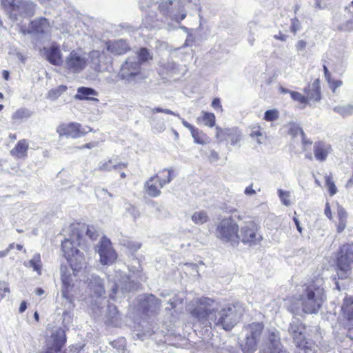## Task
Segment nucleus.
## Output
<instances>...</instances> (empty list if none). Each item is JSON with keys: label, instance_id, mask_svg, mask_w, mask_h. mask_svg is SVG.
Segmentation results:
<instances>
[{"label": "nucleus", "instance_id": "nucleus-1", "mask_svg": "<svg viewBox=\"0 0 353 353\" xmlns=\"http://www.w3.org/2000/svg\"><path fill=\"white\" fill-rule=\"evenodd\" d=\"M191 315L205 327H219L230 330L242 315V308L239 303L228 304L219 310L217 303L208 297L199 301V305L191 312Z\"/></svg>", "mask_w": 353, "mask_h": 353}, {"label": "nucleus", "instance_id": "nucleus-2", "mask_svg": "<svg viewBox=\"0 0 353 353\" xmlns=\"http://www.w3.org/2000/svg\"><path fill=\"white\" fill-rule=\"evenodd\" d=\"M299 299L305 313L315 314L325 300V292L323 288L316 283L304 285L302 286Z\"/></svg>", "mask_w": 353, "mask_h": 353}, {"label": "nucleus", "instance_id": "nucleus-3", "mask_svg": "<svg viewBox=\"0 0 353 353\" xmlns=\"http://www.w3.org/2000/svg\"><path fill=\"white\" fill-rule=\"evenodd\" d=\"M295 344L296 353H316L317 346L306 337V327L298 319L290 323L288 328Z\"/></svg>", "mask_w": 353, "mask_h": 353}, {"label": "nucleus", "instance_id": "nucleus-4", "mask_svg": "<svg viewBox=\"0 0 353 353\" xmlns=\"http://www.w3.org/2000/svg\"><path fill=\"white\" fill-rule=\"evenodd\" d=\"M1 5L14 21H18L19 17H32L37 8L30 0H1Z\"/></svg>", "mask_w": 353, "mask_h": 353}, {"label": "nucleus", "instance_id": "nucleus-5", "mask_svg": "<svg viewBox=\"0 0 353 353\" xmlns=\"http://www.w3.org/2000/svg\"><path fill=\"white\" fill-rule=\"evenodd\" d=\"M336 271L341 279L348 278L353 269V243H346L341 247L336 261Z\"/></svg>", "mask_w": 353, "mask_h": 353}, {"label": "nucleus", "instance_id": "nucleus-6", "mask_svg": "<svg viewBox=\"0 0 353 353\" xmlns=\"http://www.w3.org/2000/svg\"><path fill=\"white\" fill-rule=\"evenodd\" d=\"M239 226L232 218H225L217 225L216 237L223 242H230L232 245L239 242Z\"/></svg>", "mask_w": 353, "mask_h": 353}, {"label": "nucleus", "instance_id": "nucleus-7", "mask_svg": "<svg viewBox=\"0 0 353 353\" xmlns=\"http://www.w3.org/2000/svg\"><path fill=\"white\" fill-rule=\"evenodd\" d=\"M259 225L253 221L245 222L239 234V240L244 243L259 244L263 239L258 233Z\"/></svg>", "mask_w": 353, "mask_h": 353}, {"label": "nucleus", "instance_id": "nucleus-8", "mask_svg": "<svg viewBox=\"0 0 353 353\" xmlns=\"http://www.w3.org/2000/svg\"><path fill=\"white\" fill-rule=\"evenodd\" d=\"M87 63L84 54L72 50L65 60V68L72 73H79L85 68Z\"/></svg>", "mask_w": 353, "mask_h": 353}, {"label": "nucleus", "instance_id": "nucleus-9", "mask_svg": "<svg viewBox=\"0 0 353 353\" xmlns=\"http://www.w3.org/2000/svg\"><path fill=\"white\" fill-rule=\"evenodd\" d=\"M100 256V262L103 265H110L117 259V254L112 247V243L106 237H103L99 245L96 247Z\"/></svg>", "mask_w": 353, "mask_h": 353}, {"label": "nucleus", "instance_id": "nucleus-10", "mask_svg": "<svg viewBox=\"0 0 353 353\" xmlns=\"http://www.w3.org/2000/svg\"><path fill=\"white\" fill-rule=\"evenodd\" d=\"M176 5L172 0H164L161 2L159 8L162 14L179 23L185 18L186 13L181 6L176 9Z\"/></svg>", "mask_w": 353, "mask_h": 353}, {"label": "nucleus", "instance_id": "nucleus-11", "mask_svg": "<svg viewBox=\"0 0 353 353\" xmlns=\"http://www.w3.org/2000/svg\"><path fill=\"white\" fill-rule=\"evenodd\" d=\"M141 72V65L136 57H128L121 65L120 77L128 81H132Z\"/></svg>", "mask_w": 353, "mask_h": 353}, {"label": "nucleus", "instance_id": "nucleus-12", "mask_svg": "<svg viewBox=\"0 0 353 353\" xmlns=\"http://www.w3.org/2000/svg\"><path fill=\"white\" fill-rule=\"evenodd\" d=\"M90 131V127L83 128L81 124L77 123L62 124L57 129V132L59 136L70 137L74 139L81 137Z\"/></svg>", "mask_w": 353, "mask_h": 353}, {"label": "nucleus", "instance_id": "nucleus-13", "mask_svg": "<svg viewBox=\"0 0 353 353\" xmlns=\"http://www.w3.org/2000/svg\"><path fill=\"white\" fill-rule=\"evenodd\" d=\"M263 352L289 353L281 344L279 332L276 329L268 331L267 342L265 347L263 348Z\"/></svg>", "mask_w": 353, "mask_h": 353}, {"label": "nucleus", "instance_id": "nucleus-14", "mask_svg": "<svg viewBox=\"0 0 353 353\" xmlns=\"http://www.w3.org/2000/svg\"><path fill=\"white\" fill-rule=\"evenodd\" d=\"M90 66L97 72H102L111 62V58L105 52L92 50L89 53Z\"/></svg>", "mask_w": 353, "mask_h": 353}, {"label": "nucleus", "instance_id": "nucleus-15", "mask_svg": "<svg viewBox=\"0 0 353 353\" xmlns=\"http://www.w3.org/2000/svg\"><path fill=\"white\" fill-rule=\"evenodd\" d=\"M215 137L221 142L229 139L232 145H236L241 139V132L236 128H224L216 126Z\"/></svg>", "mask_w": 353, "mask_h": 353}, {"label": "nucleus", "instance_id": "nucleus-16", "mask_svg": "<svg viewBox=\"0 0 353 353\" xmlns=\"http://www.w3.org/2000/svg\"><path fill=\"white\" fill-rule=\"evenodd\" d=\"M179 65L171 58L163 59L158 63V72L165 78L179 74Z\"/></svg>", "mask_w": 353, "mask_h": 353}, {"label": "nucleus", "instance_id": "nucleus-17", "mask_svg": "<svg viewBox=\"0 0 353 353\" xmlns=\"http://www.w3.org/2000/svg\"><path fill=\"white\" fill-rule=\"evenodd\" d=\"M50 24L46 18H39L30 22V28L28 29L24 28L21 26L19 32L23 34H41L49 28Z\"/></svg>", "mask_w": 353, "mask_h": 353}, {"label": "nucleus", "instance_id": "nucleus-18", "mask_svg": "<svg viewBox=\"0 0 353 353\" xmlns=\"http://www.w3.org/2000/svg\"><path fill=\"white\" fill-rule=\"evenodd\" d=\"M151 112L152 113L151 117V125L152 127L159 132H161L165 130V125L163 118H159L154 115L155 113L162 112L167 114H171L176 116L180 118L179 114L174 112L169 109H164L161 108H154L152 109Z\"/></svg>", "mask_w": 353, "mask_h": 353}, {"label": "nucleus", "instance_id": "nucleus-19", "mask_svg": "<svg viewBox=\"0 0 353 353\" xmlns=\"http://www.w3.org/2000/svg\"><path fill=\"white\" fill-rule=\"evenodd\" d=\"M332 152V145L325 141H319L314 143V155L315 159L320 162L326 161L328 155L330 154Z\"/></svg>", "mask_w": 353, "mask_h": 353}, {"label": "nucleus", "instance_id": "nucleus-20", "mask_svg": "<svg viewBox=\"0 0 353 353\" xmlns=\"http://www.w3.org/2000/svg\"><path fill=\"white\" fill-rule=\"evenodd\" d=\"M51 339H52V344L50 350L56 352H59L66 342L65 330L61 328L56 330L52 332Z\"/></svg>", "mask_w": 353, "mask_h": 353}, {"label": "nucleus", "instance_id": "nucleus-21", "mask_svg": "<svg viewBox=\"0 0 353 353\" xmlns=\"http://www.w3.org/2000/svg\"><path fill=\"white\" fill-rule=\"evenodd\" d=\"M106 46L107 50L116 55L123 54L130 50L128 44L123 39L109 41Z\"/></svg>", "mask_w": 353, "mask_h": 353}, {"label": "nucleus", "instance_id": "nucleus-22", "mask_svg": "<svg viewBox=\"0 0 353 353\" xmlns=\"http://www.w3.org/2000/svg\"><path fill=\"white\" fill-rule=\"evenodd\" d=\"M306 93V97L308 98V102L310 101L318 102L321 100V88L320 81L319 79H315L311 85L304 89Z\"/></svg>", "mask_w": 353, "mask_h": 353}, {"label": "nucleus", "instance_id": "nucleus-23", "mask_svg": "<svg viewBox=\"0 0 353 353\" xmlns=\"http://www.w3.org/2000/svg\"><path fill=\"white\" fill-rule=\"evenodd\" d=\"M61 280H62V288H61V294L62 296L68 300L70 303L72 301L70 291L73 288L72 278L70 274H67L66 272H63L61 270Z\"/></svg>", "mask_w": 353, "mask_h": 353}, {"label": "nucleus", "instance_id": "nucleus-24", "mask_svg": "<svg viewBox=\"0 0 353 353\" xmlns=\"http://www.w3.org/2000/svg\"><path fill=\"white\" fill-rule=\"evenodd\" d=\"M29 143L26 139H21L10 150V154L17 159H25L28 156Z\"/></svg>", "mask_w": 353, "mask_h": 353}, {"label": "nucleus", "instance_id": "nucleus-25", "mask_svg": "<svg viewBox=\"0 0 353 353\" xmlns=\"http://www.w3.org/2000/svg\"><path fill=\"white\" fill-rule=\"evenodd\" d=\"M88 287L96 296L101 297L105 294V288L103 281L98 276L92 275L90 279Z\"/></svg>", "mask_w": 353, "mask_h": 353}, {"label": "nucleus", "instance_id": "nucleus-26", "mask_svg": "<svg viewBox=\"0 0 353 353\" xmlns=\"http://www.w3.org/2000/svg\"><path fill=\"white\" fill-rule=\"evenodd\" d=\"M46 59L54 65H59L62 63L61 52L57 46H52L46 50Z\"/></svg>", "mask_w": 353, "mask_h": 353}, {"label": "nucleus", "instance_id": "nucleus-27", "mask_svg": "<svg viewBox=\"0 0 353 353\" xmlns=\"http://www.w3.org/2000/svg\"><path fill=\"white\" fill-rule=\"evenodd\" d=\"M161 303V300L153 294H150L145 299L142 306L145 312L154 313L159 310Z\"/></svg>", "mask_w": 353, "mask_h": 353}, {"label": "nucleus", "instance_id": "nucleus-28", "mask_svg": "<svg viewBox=\"0 0 353 353\" xmlns=\"http://www.w3.org/2000/svg\"><path fill=\"white\" fill-rule=\"evenodd\" d=\"M68 259L70 260V266L74 271L79 272L85 267V259L79 250H75L74 255L70 256Z\"/></svg>", "mask_w": 353, "mask_h": 353}, {"label": "nucleus", "instance_id": "nucleus-29", "mask_svg": "<svg viewBox=\"0 0 353 353\" xmlns=\"http://www.w3.org/2000/svg\"><path fill=\"white\" fill-rule=\"evenodd\" d=\"M157 178L158 174H155L151 176L144 183V189L146 193L151 197H157L161 193L160 187L158 188L156 185Z\"/></svg>", "mask_w": 353, "mask_h": 353}, {"label": "nucleus", "instance_id": "nucleus-30", "mask_svg": "<svg viewBox=\"0 0 353 353\" xmlns=\"http://www.w3.org/2000/svg\"><path fill=\"white\" fill-rule=\"evenodd\" d=\"M128 163H114L112 159L101 161L98 164V170L100 171L110 172L112 169L118 170L125 168Z\"/></svg>", "mask_w": 353, "mask_h": 353}, {"label": "nucleus", "instance_id": "nucleus-31", "mask_svg": "<svg viewBox=\"0 0 353 353\" xmlns=\"http://www.w3.org/2000/svg\"><path fill=\"white\" fill-rule=\"evenodd\" d=\"M134 284L130 281V279L124 276L119 283H115L112 287V294H116L119 289H121L123 293L129 292L134 288Z\"/></svg>", "mask_w": 353, "mask_h": 353}, {"label": "nucleus", "instance_id": "nucleus-32", "mask_svg": "<svg viewBox=\"0 0 353 353\" xmlns=\"http://www.w3.org/2000/svg\"><path fill=\"white\" fill-rule=\"evenodd\" d=\"M342 310L345 317L348 321V324L353 323V299L352 298H346L344 299Z\"/></svg>", "mask_w": 353, "mask_h": 353}, {"label": "nucleus", "instance_id": "nucleus-33", "mask_svg": "<svg viewBox=\"0 0 353 353\" xmlns=\"http://www.w3.org/2000/svg\"><path fill=\"white\" fill-rule=\"evenodd\" d=\"M264 325L262 323H253L246 327L247 334H248V336L259 340Z\"/></svg>", "mask_w": 353, "mask_h": 353}, {"label": "nucleus", "instance_id": "nucleus-34", "mask_svg": "<svg viewBox=\"0 0 353 353\" xmlns=\"http://www.w3.org/2000/svg\"><path fill=\"white\" fill-rule=\"evenodd\" d=\"M259 340L248 336L246 334V339L244 344L241 345L243 353H254L257 349V342Z\"/></svg>", "mask_w": 353, "mask_h": 353}, {"label": "nucleus", "instance_id": "nucleus-35", "mask_svg": "<svg viewBox=\"0 0 353 353\" xmlns=\"http://www.w3.org/2000/svg\"><path fill=\"white\" fill-rule=\"evenodd\" d=\"M74 244L75 242L73 237L70 239H66L62 242L61 248L64 253V256L67 259L70 257V256L74 255L75 253V250L77 249L74 248Z\"/></svg>", "mask_w": 353, "mask_h": 353}, {"label": "nucleus", "instance_id": "nucleus-36", "mask_svg": "<svg viewBox=\"0 0 353 353\" xmlns=\"http://www.w3.org/2000/svg\"><path fill=\"white\" fill-rule=\"evenodd\" d=\"M97 92L90 88L87 87H80L77 90V94L75 95L74 98L76 99L83 100V99H93L97 101V99L95 98H89L88 96L89 95H96Z\"/></svg>", "mask_w": 353, "mask_h": 353}, {"label": "nucleus", "instance_id": "nucleus-37", "mask_svg": "<svg viewBox=\"0 0 353 353\" xmlns=\"http://www.w3.org/2000/svg\"><path fill=\"white\" fill-rule=\"evenodd\" d=\"M333 110L343 117L353 114V105L351 104L339 105L333 108Z\"/></svg>", "mask_w": 353, "mask_h": 353}, {"label": "nucleus", "instance_id": "nucleus-38", "mask_svg": "<svg viewBox=\"0 0 353 353\" xmlns=\"http://www.w3.org/2000/svg\"><path fill=\"white\" fill-rule=\"evenodd\" d=\"M32 112L27 108H20L14 112L12 116L14 121H21L30 117Z\"/></svg>", "mask_w": 353, "mask_h": 353}, {"label": "nucleus", "instance_id": "nucleus-39", "mask_svg": "<svg viewBox=\"0 0 353 353\" xmlns=\"http://www.w3.org/2000/svg\"><path fill=\"white\" fill-rule=\"evenodd\" d=\"M192 137L194 139V141L198 144L204 145L208 141V138L205 134L199 129L196 128L191 132Z\"/></svg>", "mask_w": 353, "mask_h": 353}, {"label": "nucleus", "instance_id": "nucleus-40", "mask_svg": "<svg viewBox=\"0 0 353 353\" xmlns=\"http://www.w3.org/2000/svg\"><path fill=\"white\" fill-rule=\"evenodd\" d=\"M165 172H168L166 176L161 177L158 176V178L157 179L160 188H162L164 185L170 183L172 180V173L173 172V170L171 168L164 169L162 171H160L159 173H163Z\"/></svg>", "mask_w": 353, "mask_h": 353}, {"label": "nucleus", "instance_id": "nucleus-41", "mask_svg": "<svg viewBox=\"0 0 353 353\" xmlns=\"http://www.w3.org/2000/svg\"><path fill=\"white\" fill-rule=\"evenodd\" d=\"M192 220L195 224H203L208 221V216L205 211L195 212L192 216Z\"/></svg>", "mask_w": 353, "mask_h": 353}, {"label": "nucleus", "instance_id": "nucleus-42", "mask_svg": "<svg viewBox=\"0 0 353 353\" xmlns=\"http://www.w3.org/2000/svg\"><path fill=\"white\" fill-rule=\"evenodd\" d=\"M26 265L29 268H33L34 271L40 274L41 267L40 254H35L33 258L28 262V264Z\"/></svg>", "mask_w": 353, "mask_h": 353}, {"label": "nucleus", "instance_id": "nucleus-43", "mask_svg": "<svg viewBox=\"0 0 353 353\" xmlns=\"http://www.w3.org/2000/svg\"><path fill=\"white\" fill-rule=\"evenodd\" d=\"M201 119L204 125L210 128L215 125V116L213 113L202 111L201 112Z\"/></svg>", "mask_w": 353, "mask_h": 353}, {"label": "nucleus", "instance_id": "nucleus-44", "mask_svg": "<svg viewBox=\"0 0 353 353\" xmlns=\"http://www.w3.org/2000/svg\"><path fill=\"white\" fill-rule=\"evenodd\" d=\"M67 90V87L65 85H59L57 88L54 89H52L48 92V97L54 101L58 97H59L64 92H65Z\"/></svg>", "mask_w": 353, "mask_h": 353}, {"label": "nucleus", "instance_id": "nucleus-45", "mask_svg": "<svg viewBox=\"0 0 353 353\" xmlns=\"http://www.w3.org/2000/svg\"><path fill=\"white\" fill-rule=\"evenodd\" d=\"M137 54L139 59L137 61H139L140 64L152 59V55L145 48H141L137 52Z\"/></svg>", "mask_w": 353, "mask_h": 353}, {"label": "nucleus", "instance_id": "nucleus-46", "mask_svg": "<svg viewBox=\"0 0 353 353\" xmlns=\"http://www.w3.org/2000/svg\"><path fill=\"white\" fill-rule=\"evenodd\" d=\"M325 185L327 187L330 196L334 195L337 192V188L334 184L332 177L330 175L325 176Z\"/></svg>", "mask_w": 353, "mask_h": 353}, {"label": "nucleus", "instance_id": "nucleus-47", "mask_svg": "<svg viewBox=\"0 0 353 353\" xmlns=\"http://www.w3.org/2000/svg\"><path fill=\"white\" fill-rule=\"evenodd\" d=\"M290 96L294 101H298L303 104L308 103V98H307L306 96L303 95L300 92L293 91L290 92Z\"/></svg>", "mask_w": 353, "mask_h": 353}, {"label": "nucleus", "instance_id": "nucleus-48", "mask_svg": "<svg viewBox=\"0 0 353 353\" xmlns=\"http://www.w3.org/2000/svg\"><path fill=\"white\" fill-rule=\"evenodd\" d=\"M279 196L281 200V202L283 205L285 206H289L291 204V202L290 201V192L288 191H283L282 190H279Z\"/></svg>", "mask_w": 353, "mask_h": 353}, {"label": "nucleus", "instance_id": "nucleus-49", "mask_svg": "<svg viewBox=\"0 0 353 353\" xmlns=\"http://www.w3.org/2000/svg\"><path fill=\"white\" fill-rule=\"evenodd\" d=\"M289 133L293 136H296L298 134H301L303 139H304L305 133L301 128L296 123L290 124Z\"/></svg>", "mask_w": 353, "mask_h": 353}, {"label": "nucleus", "instance_id": "nucleus-50", "mask_svg": "<svg viewBox=\"0 0 353 353\" xmlns=\"http://www.w3.org/2000/svg\"><path fill=\"white\" fill-rule=\"evenodd\" d=\"M86 235L92 241H94L99 236V233L94 225L86 226Z\"/></svg>", "mask_w": 353, "mask_h": 353}, {"label": "nucleus", "instance_id": "nucleus-51", "mask_svg": "<svg viewBox=\"0 0 353 353\" xmlns=\"http://www.w3.org/2000/svg\"><path fill=\"white\" fill-rule=\"evenodd\" d=\"M279 112L276 110H269L265 112L264 119L268 121H273L278 119Z\"/></svg>", "mask_w": 353, "mask_h": 353}, {"label": "nucleus", "instance_id": "nucleus-52", "mask_svg": "<svg viewBox=\"0 0 353 353\" xmlns=\"http://www.w3.org/2000/svg\"><path fill=\"white\" fill-rule=\"evenodd\" d=\"M127 212L133 217L134 220H136L137 219H138L140 216L139 211L134 206L130 205L127 209Z\"/></svg>", "mask_w": 353, "mask_h": 353}, {"label": "nucleus", "instance_id": "nucleus-53", "mask_svg": "<svg viewBox=\"0 0 353 353\" xmlns=\"http://www.w3.org/2000/svg\"><path fill=\"white\" fill-rule=\"evenodd\" d=\"M10 292L8 283L6 282H0V297H4L6 294Z\"/></svg>", "mask_w": 353, "mask_h": 353}, {"label": "nucleus", "instance_id": "nucleus-54", "mask_svg": "<svg viewBox=\"0 0 353 353\" xmlns=\"http://www.w3.org/2000/svg\"><path fill=\"white\" fill-rule=\"evenodd\" d=\"M291 21L290 30L292 32L296 33L300 29L301 23L296 18L292 19Z\"/></svg>", "mask_w": 353, "mask_h": 353}, {"label": "nucleus", "instance_id": "nucleus-55", "mask_svg": "<svg viewBox=\"0 0 353 353\" xmlns=\"http://www.w3.org/2000/svg\"><path fill=\"white\" fill-rule=\"evenodd\" d=\"M337 215H338L339 220L347 221V213L343 208H342V207L338 208Z\"/></svg>", "mask_w": 353, "mask_h": 353}, {"label": "nucleus", "instance_id": "nucleus-56", "mask_svg": "<svg viewBox=\"0 0 353 353\" xmlns=\"http://www.w3.org/2000/svg\"><path fill=\"white\" fill-rule=\"evenodd\" d=\"M341 80H333L331 79V83H329L333 92H335L336 89L342 85Z\"/></svg>", "mask_w": 353, "mask_h": 353}, {"label": "nucleus", "instance_id": "nucleus-57", "mask_svg": "<svg viewBox=\"0 0 353 353\" xmlns=\"http://www.w3.org/2000/svg\"><path fill=\"white\" fill-rule=\"evenodd\" d=\"M346 223L347 221L339 220L337 224V232L341 233L345 230V228H346Z\"/></svg>", "mask_w": 353, "mask_h": 353}, {"label": "nucleus", "instance_id": "nucleus-58", "mask_svg": "<svg viewBox=\"0 0 353 353\" xmlns=\"http://www.w3.org/2000/svg\"><path fill=\"white\" fill-rule=\"evenodd\" d=\"M250 136L252 137H261L262 136V132L260 130V128L259 127H254L252 129V131H251V133H250Z\"/></svg>", "mask_w": 353, "mask_h": 353}, {"label": "nucleus", "instance_id": "nucleus-59", "mask_svg": "<svg viewBox=\"0 0 353 353\" xmlns=\"http://www.w3.org/2000/svg\"><path fill=\"white\" fill-rule=\"evenodd\" d=\"M108 310H109L110 316L112 318H116V314L118 313L117 307L114 305H109Z\"/></svg>", "mask_w": 353, "mask_h": 353}, {"label": "nucleus", "instance_id": "nucleus-60", "mask_svg": "<svg viewBox=\"0 0 353 353\" xmlns=\"http://www.w3.org/2000/svg\"><path fill=\"white\" fill-rule=\"evenodd\" d=\"M306 47V42L303 40H299L296 45V48L298 51H301L303 50H304Z\"/></svg>", "mask_w": 353, "mask_h": 353}, {"label": "nucleus", "instance_id": "nucleus-61", "mask_svg": "<svg viewBox=\"0 0 353 353\" xmlns=\"http://www.w3.org/2000/svg\"><path fill=\"white\" fill-rule=\"evenodd\" d=\"M153 207L155 208L156 212L157 213V216L158 217L160 216V213L164 210V208L162 205H158L157 203H152Z\"/></svg>", "mask_w": 353, "mask_h": 353}, {"label": "nucleus", "instance_id": "nucleus-62", "mask_svg": "<svg viewBox=\"0 0 353 353\" xmlns=\"http://www.w3.org/2000/svg\"><path fill=\"white\" fill-rule=\"evenodd\" d=\"M209 159L211 161H216L219 159V154L214 150H211Z\"/></svg>", "mask_w": 353, "mask_h": 353}, {"label": "nucleus", "instance_id": "nucleus-63", "mask_svg": "<svg viewBox=\"0 0 353 353\" xmlns=\"http://www.w3.org/2000/svg\"><path fill=\"white\" fill-rule=\"evenodd\" d=\"M352 29H353V19L347 21V22L344 25L343 30H351Z\"/></svg>", "mask_w": 353, "mask_h": 353}, {"label": "nucleus", "instance_id": "nucleus-64", "mask_svg": "<svg viewBox=\"0 0 353 353\" xmlns=\"http://www.w3.org/2000/svg\"><path fill=\"white\" fill-rule=\"evenodd\" d=\"M348 332H347V336L351 339L353 340V323L351 324H348Z\"/></svg>", "mask_w": 353, "mask_h": 353}]
</instances>
